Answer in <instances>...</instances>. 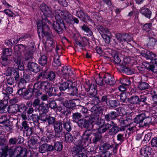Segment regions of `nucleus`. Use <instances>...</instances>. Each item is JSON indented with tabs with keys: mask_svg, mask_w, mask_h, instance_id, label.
Listing matches in <instances>:
<instances>
[{
	"mask_svg": "<svg viewBox=\"0 0 157 157\" xmlns=\"http://www.w3.org/2000/svg\"><path fill=\"white\" fill-rule=\"evenodd\" d=\"M140 152L142 157H151V147L149 146H145L141 149Z\"/></svg>",
	"mask_w": 157,
	"mask_h": 157,
	"instance_id": "9",
	"label": "nucleus"
},
{
	"mask_svg": "<svg viewBox=\"0 0 157 157\" xmlns=\"http://www.w3.org/2000/svg\"><path fill=\"white\" fill-rule=\"evenodd\" d=\"M150 87L149 84L147 82H140L138 83L137 88L139 90L143 91L148 89Z\"/></svg>",
	"mask_w": 157,
	"mask_h": 157,
	"instance_id": "36",
	"label": "nucleus"
},
{
	"mask_svg": "<svg viewBox=\"0 0 157 157\" xmlns=\"http://www.w3.org/2000/svg\"><path fill=\"white\" fill-rule=\"evenodd\" d=\"M61 15L64 20L68 23L70 20L69 18L71 17L70 13L67 11L63 10L61 12Z\"/></svg>",
	"mask_w": 157,
	"mask_h": 157,
	"instance_id": "38",
	"label": "nucleus"
},
{
	"mask_svg": "<svg viewBox=\"0 0 157 157\" xmlns=\"http://www.w3.org/2000/svg\"><path fill=\"white\" fill-rule=\"evenodd\" d=\"M104 116V120L107 122H109L111 120L115 119L118 116V114L115 111H111Z\"/></svg>",
	"mask_w": 157,
	"mask_h": 157,
	"instance_id": "18",
	"label": "nucleus"
},
{
	"mask_svg": "<svg viewBox=\"0 0 157 157\" xmlns=\"http://www.w3.org/2000/svg\"><path fill=\"white\" fill-rule=\"evenodd\" d=\"M34 85L40 97L42 94V89L45 91H49L51 86L50 83L47 81L41 82L39 81L35 83Z\"/></svg>",
	"mask_w": 157,
	"mask_h": 157,
	"instance_id": "3",
	"label": "nucleus"
},
{
	"mask_svg": "<svg viewBox=\"0 0 157 157\" xmlns=\"http://www.w3.org/2000/svg\"><path fill=\"white\" fill-rule=\"evenodd\" d=\"M18 53H15V56L13 57V60L16 64L18 65L21 62V53L19 52Z\"/></svg>",
	"mask_w": 157,
	"mask_h": 157,
	"instance_id": "61",
	"label": "nucleus"
},
{
	"mask_svg": "<svg viewBox=\"0 0 157 157\" xmlns=\"http://www.w3.org/2000/svg\"><path fill=\"white\" fill-rule=\"evenodd\" d=\"M78 137L79 138H78V136L77 137H74L75 139L74 142V144L77 146L80 147H81L83 148H85L87 147V146L86 143L84 142L83 140H82L81 139L82 138L80 139L79 137Z\"/></svg>",
	"mask_w": 157,
	"mask_h": 157,
	"instance_id": "26",
	"label": "nucleus"
},
{
	"mask_svg": "<svg viewBox=\"0 0 157 157\" xmlns=\"http://www.w3.org/2000/svg\"><path fill=\"white\" fill-rule=\"evenodd\" d=\"M89 120L92 123H94L99 126H100L101 124V119L100 118L99 115L91 114L89 118Z\"/></svg>",
	"mask_w": 157,
	"mask_h": 157,
	"instance_id": "22",
	"label": "nucleus"
},
{
	"mask_svg": "<svg viewBox=\"0 0 157 157\" xmlns=\"http://www.w3.org/2000/svg\"><path fill=\"white\" fill-rule=\"evenodd\" d=\"M156 39L153 38H149V41L147 44V47L149 49H152L155 44Z\"/></svg>",
	"mask_w": 157,
	"mask_h": 157,
	"instance_id": "51",
	"label": "nucleus"
},
{
	"mask_svg": "<svg viewBox=\"0 0 157 157\" xmlns=\"http://www.w3.org/2000/svg\"><path fill=\"white\" fill-rule=\"evenodd\" d=\"M88 130L85 131L82 134L81 138L86 142L87 144V146H88L90 142V141L91 137V133L88 132Z\"/></svg>",
	"mask_w": 157,
	"mask_h": 157,
	"instance_id": "21",
	"label": "nucleus"
},
{
	"mask_svg": "<svg viewBox=\"0 0 157 157\" xmlns=\"http://www.w3.org/2000/svg\"><path fill=\"white\" fill-rule=\"evenodd\" d=\"M103 110V109L101 106H94L90 109L91 114L98 115L102 113Z\"/></svg>",
	"mask_w": 157,
	"mask_h": 157,
	"instance_id": "31",
	"label": "nucleus"
},
{
	"mask_svg": "<svg viewBox=\"0 0 157 157\" xmlns=\"http://www.w3.org/2000/svg\"><path fill=\"white\" fill-rule=\"evenodd\" d=\"M47 62V56L44 55H42L39 59V63L41 65L44 66L46 64Z\"/></svg>",
	"mask_w": 157,
	"mask_h": 157,
	"instance_id": "58",
	"label": "nucleus"
},
{
	"mask_svg": "<svg viewBox=\"0 0 157 157\" xmlns=\"http://www.w3.org/2000/svg\"><path fill=\"white\" fill-rule=\"evenodd\" d=\"M63 120L56 121L53 125L55 136L59 138L62 136V132L63 131Z\"/></svg>",
	"mask_w": 157,
	"mask_h": 157,
	"instance_id": "4",
	"label": "nucleus"
},
{
	"mask_svg": "<svg viewBox=\"0 0 157 157\" xmlns=\"http://www.w3.org/2000/svg\"><path fill=\"white\" fill-rule=\"evenodd\" d=\"M140 13L143 15L150 19L151 15V11L147 8L142 7L141 9Z\"/></svg>",
	"mask_w": 157,
	"mask_h": 157,
	"instance_id": "37",
	"label": "nucleus"
},
{
	"mask_svg": "<svg viewBox=\"0 0 157 157\" xmlns=\"http://www.w3.org/2000/svg\"><path fill=\"white\" fill-rule=\"evenodd\" d=\"M63 147V145L61 142L57 141L55 143L54 146H53V151L55 149V150L60 151Z\"/></svg>",
	"mask_w": 157,
	"mask_h": 157,
	"instance_id": "50",
	"label": "nucleus"
},
{
	"mask_svg": "<svg viewBox=\"0 0 157 157\" xmlns=\"http://www.w3.org/2000/svg\"><path fill=\"white\" fill-rule=\"evenodd\" d=\"M82 116L81 114L79 112H75L73 113L72 115V121L74 122H76L79 121L82 117Z\"/></svg>",
	"mask_w": 157,
	"mask_h": 157,
	"instance_id": "46",
	"label": "nucleus"
},
{
	"mask_svg": "<svg viewBox=\"0 0 157 157\" xmlns=\"http://www.w3.org/2000/svg\"><path fill=\"white\" fill-rule=\"evenodd\" d=\"M139 104L141 103L144 105H150L151 100V98L145 95H140L139 96Z\"/></svg>",
	"mask_w": 157,
	"mask_h": 157,
	"instance_id": "15",
	"label": "nucleus"
},
{
	"mask_svg": "<svg viewBox=\"0 0 157 157\" xmlns=\"http://www.w3.org/2000/svg\"><path fill=\"white\" fill-rule=\"evenodd\" d=\"M81 29L82 30L86 32V35L88 36H90L93 35V32L86 25L84 24L82 27Z\"/></svg>",
	"mask_w": 157,
	"mask_h": 157,
	"instance_id": "56",
	"label": "nucleus"
},
{
	"mask_svg": "<svg viewBox=\"0 0 157 157\" xmlns=\"http://www.w3.org/2000/svg\"><path fill=\"white\" fill-rule=\"evenodd\" d=\"M55 17L57 21H54L50 25L52 26L56 32L61 34L63 33V29L65 28L63 21L59 14H56Z\"/></svg>",
	"mask_w": 157,
	"mask_h": 157,
	"instance_id": "2",
	"label": "nucleus"
},
{
	"mask_svg": "<svg viewBox=\"0 0 157 157\" xmlns=\"http://www.w3.org/2000/svg\"><path fill=\"white\" fill-rule=\"evenodd\" d=\"M111 127L112 128L109 129L108 134L110 136L114 135L118 132V130L119 128V126L116 125Z\"/></svg>",
	"mask_w": 157,
	"mask_h": 157,
	"instance_id": "52",
	"label": "nucleus"
},
{
	"mask_svg": "<svg viewBox=\"0 0 157 157\" xmlns=\"http://www.w3.org/2000/svg\"><path fill=\"white\" fill-rule=\"evenodd\" d=\"M72 85V81L67 79L65 82H63L60 84L59 88L61 91H65L67 89H69V87Z\"/></svg>",
	"mask_w": 157,
	"mask_h": 157,
	"instance_id": "16",
	"label": "nucleus"
},
{
	"mask_svg": "<svg viewBox=\"0 0 157 157\" xmlns=\"http://www.w3.org/2000/svg\"><path fill=\"white\" fill-rule=\"evenodd\" d=\"M69 93L68 95L71 97V98H73L77 95H78V89L77 87L72 85L69 87Z\"/></svg>",
	"mask_w": 157,
	"mask_h": 157,
	"instance_id": "23",
	"label": "nucleus"
},
{
	"mask_svg": "<svg viewBox=\"0 0 157 157\" xmlns=\"http://www.w3.org/2000/svg\"><path fill=\"white\" fill-rule=\"evenodd\" d=\"M40 8L43 14L44 17H42V21L39 20L36 22L37 26V32L40 39L41 38L45 39L47 41H50L49 43L52 45L53 40L52 38V35L49 30V27L47 25L52 24V22L48 19L47 17L52 18L54 17V14L51 9L45 3H42Z\"/></svg>",
	"mask_w": 157,
	"mask_h": 157,
	"instance_id": "1",
	"label": "nucleus"
},
{
	"mask_svg": "<svg viewBox=\"0 0 157 157\" xmlns=\"http://www.w3.org/2000/svg\"><path fill=\"white\" fill-rule=\"evenodd\" d=\"M35 134L39 137H41L42 136L45 135V132H44V128L38 126V127L36 129L35 132Z\"/></svg>",
	"mask_w": 157,
	"mask_h": 157,
	"instance_id": "39",
	"label": "nucleus"
},
{
	"mask_svg": "<svg viewBox=\"0 0 157 157\" xmlns=\"http://www.w3.org/2000/svg\"><path fill=\"white\" fill-rule=\"evenodd\" d=\"M139 96L134 95L128 98V102L132 105H139Z\"/></svg>",
	"mask_w": 157,
	"mask_h": 157,
	"instance_id": "29",
	"label": "nucleus"
},
{
	"mask_svg": "<svg viewBox=\"0 0 157 157\" xmlns=\"http://www.w3.org/2000/svg\"><path fill=\"white\" fill-rule=\"evenodd\" d=\"M45 71V78L50 81H53L55 79V73L53 71Z\"/></svg>",
	"mask_w": 157,
	"mask_h": 157,
	"instance_id": "40",
	"label": "nucleus"
},
{
	"mask_svg": "<svg viewBox=\"0 0 157 157\" xmlns=\"http://www.w3.org/2000/svg\"><path fill=\"white\" fill-rule=\"evenodd\" d=\"M84 87L90 97L97 95V90L96 89V86L94 84L90 85L86 83Z\"/></svg>",
	"mask_w": 157,
	"mask_h": 157,
	"instance_id": "8",
	"label": "nucleus"
},
{
	"mask_svg": "<svg viewBox=\"0 0 157 157\" xmlns=\"http://www.w3.org/2000/svg\"><path fill=\"white\" fill-rule=\"evenodd\" d=\"M16 151L17 153L16 157H26L27 150L25 148L22 147L21 146L17 147L16 149Z\"/></svg>",
	"mask_w": 157,
	"mask_h": 157,
	"instance_id": "17",
	"label": "nucleus"
},
{
	"mask_svg": "<svg viewBox=\"0 0 157 157\" xmlns=\"http://www.w3.org/2000/svg\"><path fill=\"white\" fill-rule=\"evenodd\" d=\"M121 69V71L123 73H125L127 75H131L133 73V71L129 67L124 66H122Z\"/></svg>",
	"mask_w": 157,
	"mask_h": 157,
	"instance_id": "55",
	"label": "nucleus"
},
{
	"mask_svg": "<svg viewBox=\"0 0 157 157\" xmlns=\"http://www.w3.org/2000/svg\"><path fill=\"white\" fill-rule=\"evenodd\" d=\"M102 147L104 149L106 150H109L111 148H113V152L115 153L117 152V151L118 147V145L116 144L115 145H110L108 143H106L103 145Z\"/></svg>",
	"mask_w": 157,
	"mask_h": 157,
	"instance_id": "27",
	"label": "nucleus"
},
{
	"mask_svg": "<svg viewBox=\"0 0 157 157\" xmlns=\"http://www.w3.org/2000/svg\"><path fill=\"white\" fill-rule=\"evenodd\" d=\"M57 110L60 112L63 115H65L66 117L70 115L71 111L70 108H67L65 106L64 107L58 106L57 107Z\"/></svg>",
	"mask_w": 157,
	"mask_h": 157,
	"instance_id": "19",
	"label": "nucleus"
},
{
	"mask_svg": "<svg viewBox=\"0 0 157 157\" xmlns=\"http://www.w3.org/2000/svg\"><path fill=\"white\" fill-rule=\"evenodd\" d=\"M94 137L92 140L93 143L95 144H97L98 143H100L102 140V136L101 133L98 131L94 133L93 134Z\"/></svg>",
	"mask_w": 157,
	"mask_h": 157,
	"instance_id": "28",
	"label": "nucleus"
},
{
	"mask_svg": "<svg viewBox=\"0 0 157 157\" xmlns=\"http://www.w3.org/2000/svg\"><path fill=\"white\" fill-rule=\"evenodd\" d=\"M63 105L65 107L70 108L71 109H72L75 107V103L72 99L65 101L63 102Z\"/></svg>",
	"mask_w": 157,
	"mask_h": 157,
	"instance_id": "41",
	"label": "nucleus"
},
{
	"mask_svg": "<svg viewBox=\"0 0 157 157\" xmlns=\"http://www.w3.org/2000/svg\"><path fill=\"white\" fill-rule=\"evenodd\" d=\"M141 55L147 59H150L151 61L153 57L155 56V54L150 51L146 50L141 53Z\"/></svg>",
	"mask_w": 157,
	"mask_h": 157,
	"instance_id": "32",
	"label": "nucleus"
},
{
	"mask_svg": "<svg viewBox=\"0 0 157 157\" xmlns=\"http://www.w3.org/2000/svg\"><path fill=\"white\" fill-rule=\"evenodd\" d=\"M32 96L36 97H40L34 85L33 89L29 88L27 90L26 89V91L24 95L23 98L24 99L27 100L30 98Z\"/></svg>",
	"mask_w": 157,
	"mask_h": 157,
	"instance_id": "6",
	"label": "nucleus"
},
{
	"mask_svg": "<svg viewBox=\"0 0 157 157\" xmlns=\"http://www.w3.org/2000/svg\"><path fill=\"white\" fill-rule=\"evenodd\" d=\"M97 28L101 35V34L110 33L108 29L106 27H103L102 25H98L97 26Z\"/></svg>",
	"mask_w": 157,
	"mask_h": 157,
	"instance_id": "43",
	"label": "nucleus"
},
{
	"mask_svg": "<svg viewBox=\"0 0 157 157\" xmlns=\"http://www.w3.org/2000/svg\"><path fill=\"white\" fill-rule=\"evenodd\" d=\"M84 148L80 147H74L71 149V151L72 153L75 155L82 153V149Z\"/></svg>",
	"mask_w": 157,
	"mask_h": 157,
	"instance_id": "49",
	"label": "nucleus"
},
{
	"mask_svg": "<svg viewBox=\"0 0 157 157\" xmlns=\"http://www.w3.org/2000/svg\"><path fill=\"white\" fill-rule=\"evenodd\" d=\"M145 68L149 71L157 74V66L154 65H148L146 66Z\"/></svg>",
	"mask_w": 157,
	"mask_h": 157,
	"instance_id": "53",
	"label": "nucleus"
},
{
	"mask_svg": "<svg viewBox=\"0 0 157 157\" xmlns=\"http://www.w3.org/2000/svg\"><path fill=\"white\" fill-rule=\"evenodd\" d=\"M24 52L25 59V60H28L32 58L33 52L28 50H25Z\"/></svg>",
	"mask_w": 157,
	"mask_h": 157,
	"instance_id": "57",
	"label": "nucleus"
},
{
	"mask_svg": "<svg viewBox=\"0 0 157 157\" xmlns=\"http://www.w3.org/2000/svg\"><path fill=\"white\" fill-rule=\"evenodd\" d=\"M120 83L122 85L127 87L130 85L131 82L128 78H123L121 79Z\"/></svg>",
	"mask_w": 157,
	"mask_h": 157,
	"instance_id": "60",
	"label": "nucleus"
},
{
	"mask_svg": "<svg viewBox=\"0 0 157 157\" xmlns=\"http://www.w3.org/2000/svg\"><path fill=\"white\" fill-rule=\"evenodd\" d=\"M12 54V50L10 48H6L3 51L2 56L9 58Z\"/></svg>",
	"mask_w": 157,
	"mask_h": 157,
	"instance_id": "45",
	"label": "nucleus"
},
{
	"mask_svg": "<svg viewBox=\"0 0 157 157\" xmlns=\"http://www.w3.org/2000/svg\"><path fill=\"white\" fill-rule=\"evenodd\" d=\"M145 112L144 113H142L137 115L134 118L135 121L139 124L140 126L141 127L142 122L143 121L144 117H145Z\"/></svg>",
	"mask_w": 157,
	"mask_h": 157,
	"instance_id": "35",
	"label": "nucleus"
},
{
	"mask_svg": "<svg viewBox=\"0 0 157 157\" xmlns=\"http://www.w3.org/2000/svg\"><path fill=\"white\" fill-rule=\"evenodd\" d=\"M112 56L115 63L117 65L121 66V60L119 57L117 53L116 52H114L112 53Z\"/></svg>",
	"mask_w": 157,
	"mask_h": 157,
	"instance_id": "47",
	"label": "nucleus"
},
{
	"mask_svg": "<svg viewBox=\"0 0 157 157\" xmlns=\"http://www.w3.org/2000/svg\"><path fill=\"white\" fill-rule=\"evenodd\" d=\"M63 126L64 129L68 132H70L72 130V124L67 117L63 119Z\"/></svg>",
	"mask_w": 157,
	"mask_h": 157,
	"instance_id": "14",
	"label": "nucleus"
},
{
	"mask_svg": "<svg viewBox=\"0 0 157 157\" xmlns=\"http://www.w3.org/2000/svg\"><path fill=\"white\" fill-rule=\"evenodd\" d=\"M27 47L25 45L22 44H18L15 46L14 48L15 53H18L19 52L21 53V51L23 52H24L26 49Z\"/></svg>",
	"mask_w": 157,
	"mask_h": 157,
	"instance_id": "25",
	"label": "nucleus"
},
{
	"mask_svg": "<svg viewBox=\"0 0 157 157\" xmlns=\"http://www.w3.org/2000/svg\"><path fill=\"white\" fill-rule=\"evenodd\" d=\"M18 104H13L10 105L7 109V111L10 113L14 115L16 114L18 111Z\"/></svg>",
	"mask_w": 157,
	"mask_h": 157,
	"instance_id": "34",
	"label": "nucleus"
},
{
	"mask_svg": "<svg viewBox=\"0 0 157 157\" xmlns=\"http://www.w3.org/2000/svg\"><path fill=\"white\" fill-rule=\"evenodd\" d=\"M86 96L82 94H79L78 95H77L73 98H71L74 103H75V107L76 106H80V105L82 101L84 100Z\"/></svg>",
	"mask_w": 157,
	"mask_h": 157,
	"instance_id": "20",
	"label": "nucleus"
},
{
	"mask_svg": "<svg viewBox=\"0 0 157 157\" xmlns=\"http://www.w3.org/2000/svg\"><path fill=\"white\" fill-rule=\"evenodd\" d=\"M29 70L34 73H37L40 71V68L38 65L33 62H29L28 63Z\"/></svg>",
	"mask_w": 157,
	"mask_h": 157,
	"instance_id": "12",
	"label": "nucleus"
},
{
	"mask_svg": "<svg viewBox=\"0 0 157 157\" xmlns=\"http://www.w3.org/2000/svg\"><path fill=\"white\" fill-rule=\"evenodd\" d=\"M13 88L8 86L6 83H4L2 86V93L8 95L13 92Z\"/></svg>",
	"mask_w": 157,
	"mask_h": 157,
	"instance_id": "30",
	"label": "nucleus"
},
{
	"mask_svg": "<svg viewBox=\"0 0 157 157\" xmlns=\"http://www.w3.org/2000/svg\"><path fill=\"white\" fill-rule=\"evenodd\" d=\"M52 109H54L56 108L57 109L58 106H57L56 104L55 101L52 98H50L49 99L48 103L47 104Z\"/></svg>",
	"mask_w": 157,
	"mask_h": 157,
	"instance_id": "59",
	"label": "nucleus"
},
{
	"mask_svg": "<svg viewBox=\"0 0 157 157\" xmlns=\"http://www.w3.org/2000/svg\"><path fill=\"white\" fill-rule=\"evenodd\" d=\"M152 23H147L144 24L142 27V29L143 31L146 33L150 34L151 33V28L152 26ZM150 35H152V34H149Z\"/></svg>",
	"mask_w": 157,
	"mask_h": 157,
	"instance_id": "44",
	"label": "nucleus"
},
{
	"mask_svg": "<svg viewBox=\"0 0 157 157\" xmlns=\"http://www.w3.org/2000/svg\"><path fill=\"white\" fill-rule=\"evenodd\" d=\"M38 140L35 137L32 136L31 137L30 140V146L32 148L34 149L36 148L35 146L36 144H37Z\"/></svg>",
	"mask_w": 157,
	"mask_h": 157,
	"instance_id": "63",
	"label": "nucleus"
},
{
	"mask_svg": "<svg viewBox=\"0 0 157 157\" xmlns=\"http://www.w3.org/2000/svg\"><path fill=\"white\" fill-rule=\"evenodd\" d=\"M39 151L41 153L52 151H53V146L47 144H43L40 146Z\"/></svg>",
	"mask_w": 157,
	"mask_h": 157,
	"instance_id": "10",
	"label": "nucleus"
},
{
	"mask_svg": "<svg viewBox=\"0 0 157 157\" xmlns=\"http://www.w3.org/2000/svg\"><path fill=\"white\" fill-rule=\"evenodd\" d=\"M34 131L33 127H29L26 129L23 130V134L24 136L29 137L33 133Z\"/></svg>",
	"mask_w": 157,
	"mask_h": 157,
	"instance_id": "48",
	"label": "nucleus"
},
{
	"mask_svg": "<svg viewBox=\"0 0 157 157\" xmlns=\"http://www.w3.org/2000/svg\"><path fill=\"white\" fill-rule=\"evenodd\" d=\"M77 124L79 127L82 128H86L90 131L92 129L93 127V126L90 120H88L86 119H81L78 122H77Z\"/></svg>",
	"mask_w": 157,
	"mask_h": 157,
	"instance_id": "7",
	"label": "nucleus"
},
{
	"mask_svg": "<svg viewBox=\"0 0 157 157\" xmlns=\"http://www.w3.org/2000/svg\"><path fill=\"white\" fill-rule=\"evenodd\" d=\"M65 140L66 142L70 143L72 142L74 140L73 137L71 134L69 132H66L64 134Z\"/></svg>",
	"mask_w": 157,
	"mask_h": 157,
	"instance_id": "54",
	"label": "nucleus"
},
{
	"mask_svg": "<svg viewBox=\"0 0 157 157\" xmlns=\"http://www.w3.org/2000/svg\"><path fill=\"white\" fill-rule=\"evenodd\" d=\"M115 37L119 43L130 42L132 40V36L128 33H116Z\"/></svg>",
	"mask_w": 157,
	"mask_h": 157,
	"instance_id": "5",
	"label": "nucleus"
},
{
	"mask_svg": "<svg viewBox=\"0 0 157 157\" xmlns=\"http://www.w3.org/2000/svg\"><path fill=\"white\" fill-rule=\"evenodd\" d=\"M107 105L112 108H115L118 105L117 101L109 99L107 101Z\"/></svg>",
	"mask_w": 157,
	"mask_h": 157,
	"instance_id": "62",
	"label": "nucleus"
},
{
	"mask_svg": "<svg viewBox=\"0 0 157 157\" xmlns=\"http://www.w3.org/2000/svg\"><path fill=\"white\" fill-rule=\"evenodd\" d=\"M111 128V125L110 124L105 123L100 126H99L98 131L101 134L109 130Z\"/></svg>",
	"mask_w": 157,
	"mask_h": 157,
	"instance_id": "24",
	"label": "nucleus"
},
{
	"mask_svg": "<svg viewBox=\"0 0 157 157\" xmlns=\"http://www.w3.org/2000/svg\"><path fill=\"white\" fill-rule=\"evenodd\" d=\"M146 116L144 117L143 121L142 122L141 127H143L144 126H147L151 122V113H150V111H145Z\"/></svg>",
	"mask_w": 157,
	"mask_h": 157,
	"instance_id": "11",
	"label": "nucleus"
},
{
	"mask_svg": "<svg viewBox=\"0 0 157 157\" xmlns=\"http://www.w3.org/2000/svg\"><path fill=\"white\" fill-rule=\"evenodd\" d=\"M91 104L94 105V106H97L99 105H101V102L99 97L96 96H93L90 97Z\"/></svg>",
	"mask_w": 157,
	"mask_h": 157,
	"instance_id": "42",
	"label": "nucleus"
},
{
	"mask_svg": "<svg viewBox=\"0 0 157 157\" xmlns=\"http://www.w3.org/2000/svg\"><path fill=\"white\" fill-rule=\"evenodd\" d=\"M18 112L21 113H25L27 110V108L25 104H21L20 105H18Z\"/></svg>",
	"mask_w": 157,
	"mask_h": 157,
	"instance_id": "64",
	"label": "nucleus"
},
{
	"mask_svg": "<svg viewBox=\"0 0 157 157\" xmlns=\"http://www.w3.org/2000/svg\"><path fill=\"white\" fill-rule=\"evenodd\" d=\"M103 80L106 84L110 85H114L116 83V81L114 78L109 73H106L104 75Z\"/></svg>",
	"mask_w": 157,
	"mask_h": 157,
	"instance_id": "13",
	"label": "nucleus"
},
{
	"mask_svg": "<svg viewBox=\"0 0 157 157\" xmlns=\"http://www.w3.org/2000/svg\"><path fill=\"white\" fill-rule=\"evenodd\" d=\"M48 104H45L44 102H41L39 106V112L40 114H46L48 112Z\"/></svg>",
	"mask_w": 157,
	"mask_h": 157,
	"instance_id": "33",
	"label": "nucleus"
}]
</instances>
